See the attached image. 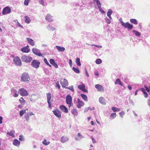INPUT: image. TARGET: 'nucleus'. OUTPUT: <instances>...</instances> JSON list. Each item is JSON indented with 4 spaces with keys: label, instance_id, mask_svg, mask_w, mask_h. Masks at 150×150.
Instances as JSON below:
<instances>
[{
    "label": "nucleus",
    "instance_id": "nucleus-8",
    "mask_svg": "<svg viewBox=\"0 0 150 150\" xmlns=\"http://www.w3.org/2000/svg\"><path fill=\"white\" fill-rule=\"evenodd\" d=\"M122 25L125 28H127L129 29H132L133 28V25L130 24L128 22L125 23L122 21L121 22Z\"/></svg>",
    "mask_w": 150,
    "mask_h": 150
},
{
    "label": "nucleus",
    "instance_id": "nucleus-21",
    "mask_svg": "<svg viewBox=\"0 0 150 150\" xmlns=\"http://www.w3.org/2000/svg\"><path fill=\"white\" fill-rule=\"evenodd\" d=\"M20 143V142L17 139H15L13 142V144L16 146H18Z\"/></svg>",
    "mask_w": 150,
    "mask_h": 150
},
{
    "label": "nucleus",
    "instance_id": "nucleus-34",
    "mask_svg": "<svg viewBox=\"0 0 150 150\" xmlns=\"http://www.w3.org/2000/svg\"><path fill=\"white\" fill-rule=\"evenodd\" d=\"M131 23L136 25L138 24L137 21L136 19H131L130 20Z\"/></svg>",
    "mask_w": 150,
    "mask_h": 150
},
{
    "label": "nucleus",
    "instance_id": "nucleus-31",
    "mask_svg": "<svg viewBox=\"0 0 150 150\" xmlns=\"http://www.w3.org/2000/svg\"><path fill=\"white\" fill-rule=\"evenodd\" d=\"M71 113L74 116H76L78 115V112L76 109H73L71 111Z\"/></svg>",
    "mask_w": 150,
    "mask_h": 150
},
{
    "label": "nucleus",
    "instance_id": "nucleus-25",
    "mask_svg": "<svg viewBox=\"0 0 150 150\" xmlns=\"http://www.w3.org/2000/svg\"><path fill=\"white\" fill-rule=\"evenodd\" d=\"M115 83V84H119L121 86H123V83H122V82L121 81L120 79H117L116 80Z\"/></svg>",
    "mask_w": 150,
    "mask_h": 150
},
{
    "label": "nucleus",
    "instance_id": "nucleus-45",
    "mask_svg": "<svg viewBox=\"0 0 150 150\" xmlns=\"http://www.w3.org/2000/svg\"><path fill=\"white\" fill-rule=\"evenodd\" d=\"M96 2L98 8L101 7V4L99 0H96Z\"/></svg>",
    "mask_w": 150,
    "mask_h": 150
},
{
    "label": "nucleus",
    "instance_id": "nucleus-26",
    "mask_svg": "<svg viewBox=\"0 0 150 150\" xmlns=\"http://www.w3.org/2000/svg\"><path fill=\"white\" fill-rule=\"evenodd\" d=\"M99 101L100 102L103 104H105L106 103L105 100L104 98L103 97H100L99 98Z\"/></svg>",
    "mask_w": 150,
    "mask_h": 150
},
{
    "label": "nucleus",
    "instance_id": "nucleus-37",
    "mask_svg": "<svg viewBox=\"0 0 150 150\" xmlns=\"http://www.w3.org/2000/svg\"><path fill=\"white\" fill-rule=\"evenodd\" d=\"M24 118L28 122L29 121L30 117L29 116L28 113H26L25 114Z\"/></svg>",
    "mask_w": 150,
    "mask_h": 150
},
{
    "label": "nucleus",
    "instance_id": "nucleus-59",
    "mask_svg": "<svg viewBox=\"0 0 150 150\" xmlns=\"http://www.w3.org/2000/svg\"><path fill=\"white\" fill-rule=\"evenodd\" d=\"M39 2L40 4H44V2L42 0H39Z\"/></svg>",
    "mask_w": 150,
    "mask_h": 150
},
{
    "label": "nucleus",
    "instance_id": "nucleus-30",
    "mask_svg": "<svg viewBox=\"0 0 150 150\" xmlns=\"http://www.w3.org/2000/svg\"><path fill=\"white\" fill-rule=\"evenodd\" d=\"M81 96L82 98L85 101H87L88 100L87 96L86 95L83 94H81Z\"/></svg>",
    "mask_w": 150,
    "mask_h": 150
},
{
    "label": "nucleus",
    "instance_id": "nucleus-4",
    "mask_svg": "<svg viewBox=\"0 0 150 150\" xmlns=\"http://www.w3.org/2000/svg\"><path fill=\"white\" fill-rule=\"evenodd\" d=\"M13 62L14 64L20 66L22 65L21 60L20 57L18 56H16L14 57Z\"/></svg>",
    "mask_w": 150,
    "mask_h": 150
},
{
    "label": "nucleus",
    "instance_id": "nucleus-22",
    "mask_svg": "<svg viewBox=\"0 0 150 150\" xmlns=\"http://www.w3.org/2000/svg\"><path fill=\"white\" fill-rule=\"evenodd\" d=\"M45 18L46 20L50 22L52 21H53V19H52V16L51 15H50L49 14H47Z\"/></svg>",
    "mask_w": 150,
    "mask_h": 150
},
{
    "label": "nucleus",
    "instance_id": "nucleus-63",
    "mask_svg": "<svg viewBox=\"0 0 150 150\" xmlns=\"http://www.w3.org/2000/svg\"><path fill=\"white\" fill-rule=\"evenodd\" d=\"M94 46L96 47H100V48L102 47V46H98V45H95Z\"/></svg>",
    "mask_w": 150,
    "mask_h": 150
},
{
    "label": "nucleus",
    "instance_id": "nucleus-23",
    "mask_svg": "<svg viewBox=\"0 0 150 150\" xmlns=\"http://www.w3.org/2000/svg\"><path fill=\"white\" fill-rule=\"evenodd\" d=\"M55 47L60 52H64L65 50V48L64 47H61L58 46H56Z\"/></svg>",
    "mask_w": 150,
    "mask_h": 150
},
{
    "label": "nucleus",
    "instance_id": "nucleus-36",
    "mask_svg": "<svg viewBox=\"0 0 150 150\" xmlns=\"http://www.w3.org/2000/svg\"><path fill=\"white\" fill-rule=\"evenodd\" d=\"M76 63L78 66H81V64L80 62V59L79 58H76Z\"/></svg>",
    "mask_w": 150,
    "mask_h": 150
},
{
    "label": "nucleus",
    "instance_id": "nucleus-56",
    "mask_svg": "<svg viewBox=\"0 0 150 150\" xmlns=\"http://www.w3.org/2000/svg\"><path fill=\"white\" fill-rule=\"evenodd\" d=\"M2 119L3 117H2L0 116V124H1L2 123Z\"/></svg>",
    "mask_w": 150,
    "mask_h": 150
},
{
    "label": "nucleus",
    "instance_id": "nucleus-14",
    "mask_svg": "<svg viewBox=\"0 0 150 150\" xmlns=\"http://www.w3.org/2000/svg\"><path fill=\"white\" fill-rule=\"evenodd\" d=\"M95 87L97 89L98 91H99L103 92L104 91L103 88L101 85L100 84H98L96 85Z\"/></svg>",
    "mask_w": 150,
    "mask_h": 150
},
{
    "label": "nucleus",
    "instance_id": "nucleus-47",
    "mask_svg": "<svg viewBox=\"0 0 150 150\" xmlns=\"http://www.w3.org/2000/svg\"><path fill=\"white\" fill-rule=\"evenodd\" d=\"M29 2V0H25L24 4L25 5L27 6Z\"/></svg>",
    "mask_w": 150,
    "mask_h": 150
},
{
    "label": "nucleus",
    "instance_id": "nucleus-13",
    "mask_svg": "<svg viewBox=\"0 0 150 150\" xmlns=\"http://www.w3.org/2000/svg\"><path fill=\"white\" fill-rule=\"evenodd\" d=\"M78 88L83 91L87 93L88 91L85 88V86L84 84L79 85Z\"/></svg>",
    "mask_w": 150,
    "mask_h": 150
},
{
    "label": "nucleus",
    "instance_id": "nucleus-24",
    "mask_svg": "<svg viewBox=\"0 0 150 150\" xmlns=\"http://www.w3.org/2000/svg\"><path fill=\"white\" fill-rule=\"evenodd\" d=\"M11 91L13 93L14 95L13 96L15 97H17L18 96L19 93H17V91L14 88H12L11 90Z\"/></svg>",
    "mask_w": 150,
    "mask_h": 150
},
{
    "label": "nucleus",
    "instance_id": "nucleus-42",
    "mask_svg": "<svg viewBox=\"0 0 150 150\" xmlns=\"http://www.w3.org/2000/svg\"><path fill=\"white\" fill-rule=\"evenodd\" d=\"M44 61L46 63V64L48 66H49L50 67H52L51 65L49 64L48 62L47 61L46 59V58L44 59Z\"/></svg>",
    "mask_w": 150,
    "mask_h": 150
},
{
    "label": "nucleus",
    "instance_id": "nucleus-32",
    "mask_svg": "<svg viewBox=\"0 0 150 150\" xmlns=\"http://www.w3.org/2000/svg\"><path fill=\"white\" fill-rule=\"evenodd\" d=\"M112 13V10L109 9L107 12V16L110 19H112V18L110 16L111 14Z\"/></svg>",
    "mask_w": 150,
    "mask_h": 150
},
{
    "label": "nucleus",
    "instance_id": "nucleus-57",
    "mask_svg": "<svg viewBox=\"0 0 150 150\" xmlns=\"http://www.w3.org/2000/svg\"><path fill=\"white\" fill-rule=\"evenodd\" d=\"M69 64L71 66L72 65V60L71 59H70L69 60Z\"/></svg>",
    "mask_w": 150,
    "mask_h": 150
},
{
    "label": "nucleus",
    "instance_id": "nucleus-54",
    "mask_svg": "<svg viewBox=\"0 0 150 150\" xmlns=\"http://www.w3.org/2000/svg\"><path fill=\"white\" fill-rule=\"evenodd\" d=\"M143 93L144 95V97L145 98H147L148 97V94L146 92H144Z\"/></svg>",
    "mask_w": 150,
    "mask_h": 150
},
{
    "label": "nucleus",
    "instance_id": "nucleus-17",
    "mask_svg": "<svg viewBox=\"0 0 150 150\" xmlns=\"http://www.w3.org/2000/svg\"><path fill=\"white\" fill-rule=\"evenodd\" d=\"M59 108L63 112L67 113L68 112V111L67 108L64 105H61L59 106Z\"/></svg>",
    "mask_w": 150,
    "mask_h": 150
},
{
    "label": "nucleus",
    "instance_id": "nucleus-2",
    "mask_svg": "<svg viewBox=\"0 0 150 150\" xmlns=\"http://www.w3.org/2000/svg\"><path fill=\"white\" fill-rule=\"evenodd\" d=\"M66 102L67 103L68 105V106L69 108L73 105L72 103V98L70 95L68 94L66 96Z\"/></svg>",
    "mask_w": 150,
    "mask_h": 150
},
{
    "label": "nucleus",
    "instance_id": "nucleus-12",
    "mask_svg": "<svg viewBox=\"0 0 150 150\" xmlns=\"http://www.w3.org/2000/svg\"><path fill=\"white\" fill-rule=\"evenodd\" d=\"M85 105V103L80 100L79 99H77V107L78 108H80L82 106H83Z\"/></svg>",
    "mask_w": 150,
    "mask_h": 150
},
{
    "label": "nucleus",
    "instance_id": "nucleus-29",
    "mask_svg": "<svg viewBox=\"0 0 150 150\" xmlns=\"http://www.w3.org/2000/svg\"><path fill=\"white\" fill-rule=\"evenodd\" d=\"M5 29V27L3 23L0 22V31L1 32H3V30Z\"/></svg>",
    "mask_w": 150,
    "mask_h": 150
},
{
    "label": "nucleus",
    "instance_id": "nucleus-44",
    "mask_svg": "<svg viewBox=\"0 0 150 150\" xmlns=\"http://www.w3.org/2000/svg\"><path fill=\"white\" fill-rule=\"evenodd\" d=\"M116 116V114L115 113H113L111 114L110 115V117L112 118H114Z\"/></svg>",
    "mask_w": 150,
    "mask_h": 150
},
{
    "label": "nucleus",
    "instance_id": "nucleus-41",
    "mask_svg": "<svg viewBox=\"0 0 150 150\" xmlns=\"http://www.w3.org/2000/svg\"><path fill=\"white\" fill-rule=\"evenodd\" d=\"M102 62V61L100 59H98L96 60V63L97 64H100Z\"/></svg>",
    "mask_w": 150,
    "mask_h": 150
},
{
    "label": "nucleus",
    "instance_id": "nucleus-46",
    "mask_svg": "<svg viewBox=\"0 0 150 150\" xmlns=\"http://www.w3.org/2000/svg\"><path fill=\"white\" fill-rule=\"evenodd\" d=\"M133 32L134 33L135 35L137 36H139L140 37V33L138 31H134Z\"/></svg>",
    "mask_w": 150,
    "mask_h": 150
},
{
    "label": "nucleus",
    "instance_id": "nucleus-5",
    "mask_svg": "<svg viewBox=\"0 0 150 150\" xmlns=\"http://www.w3.org/2000/svg\"><path fill=\"white\" fill-rule=\"evenodd\" d=\"M20 95L23 96H27L28 95V93L25 89L24 88H21L19 89Z\"/></svg>",
    "mask_w": 150,
    "mask_h": 150
},
{
    "label": "nucleus",
    "instance_id": "nucleus-40",
    "mask_svg": "<svg viewBox=\"0 0 150 150\" xmlns=\"http://www.w3.org/2000/svg\"><path fill=\"white\" fill-rule=\"evenodd\" d=\"M19 100L21 103L24 104L25 102V100H24L22 97L20 99H19Z\"/></svg>",
    "mask_w": 150,
    "mask_h": 150
},
{
    "label": "nucleus",
    "instance_id": "nucleus-43",
    "mask_svg": "<svg viewBox=\"0 0 150 150\" xmlns=\"http://www.w3.org/2000/svg\"><path fill=\"white\" fill-rule=\"evenodd\" d=\"M72 69L74 72L77 73H79V71L78 69L76 68L73 67L72 68Z\"/></svg>",
    "mask_w": 150,
    "mask_h": 150
},
{
    "label": "nucleus",
    "instance_id": "nucleus-19",
    "mask_svg": "<svg viewBox=\"0 0 150 150\" xmlns=\"http://www.w3.org/2000/svg\"><path fill=\"white\" fill-rule=\"evenodd\" d=\"M27 41L28 43L32 46L35 45V43L33 40L31 38H26Z\"/></svg>",
    "mask_w": 150,
    "mask_h": 150
},
{
    "label": "nucleus",
    "instance_id": "nucleus-61",
    "mask_svg": "<svg viewBox=\"0 0 150 150\" xmlns=\"http://www.w3.org/2000/svg\"><path fill=\"white\" fill-rule=\"evenodd\" d=\"M86 75L88 77H89V75L88 74V73L86 69Z\"/></svg>",
    "mask_w": 150,
    "mask_h": 150
},
{
    "label": "nucleus",
    "instance_id": "nucleus-53",
    "mask_svg": "<svg viewBox=\"0 0 150 150\" xmlns=\"http://www.w3.org/2000/svg\"><path fill=\"white\" fill-rule=\"evenodd\" d=\"M100 11L102 13H105V12L104 11H103V10L102 8L101 7H99L98 8Z\"/></svg>",
    "mask_w": 150,
    "mask_h": 150
},
{
    "label": "nucleus",
    "instance_id": "nucleus-60",
    "mask_svg": "<svg viewBox=\"0 0 150 150\" xmlns=\"http://www.w3.org/2000/svg\"><path fill=\"white\" fill-rule=\"evenodd\" d=\"M29 116H31L32 115H34V114L33 113V112H31L29 113V114H28Z\"/></svg>",
    "mask_w": 150,
    "mask_h": 150
},
{
    "label": "nucleus",
    "instance_id": "nucleus-49",
    "mask_svg": "<svg viewBox=\"0 0 150 150\" xmlns=\"http://www.w3.org/2000/svg\"><path fill=\"white\" fill-rule=\"evenodd\" d=\"M105 20L106 22L108 24H110V20L108 18H105Z\"/></svg>",
    "mask_w": 150,
    "mask_h": 150
},
{
    "label": "nucleus",
    "instance_id": "nucleus-38",
    "mask_svg": "<svg viewBox=\"0 0 150 150\" xmlns=\"http://www.w3.org/2000/svg\"><path fill=\"white\" fill-rule=\"evenodd\" d=\"M43 144L45 145H47L50 143L49 141L47 142L46 139H44L42 142Z\"/></svg>",
    "mask_w": 150,
    "mask_h": 150
},
{
    "label": "nucleus",
    "instance_id": "nucleus-52",
    "mask_svg": "<svg viewBox=\"0 0 150 150\" xmlns=\"http://www.w3.org/2000/svg\"><path fill=\"white\" fill-rule=\"evenodd\" d=\"M67 88L70 90H71L72 91H74L73 86H69V87L68 88Z\"/></svg>",
    "mask_w": 150,
    "mask_h": 150
},
{
    "label": "nucleus",
    "instance_id": "nucleus-51",
    "mask_svg": "<svg viewBox=\"0 0 150 150\" xmlns=\"http://www.w3.org/2000/svg\"><path fill=\"white\" fill-rule=\"evenodd\" d=\"M56 87L58 88L59 89H60V86L59 84V83L58 82H57L56 83Z\"/></svg>",
    "mask_w": 150,
    "mask_h": 150
},
{
    "label": "nucleus",
    "instance_id": "nucleus-28",
    "mask_svg": "<svg viewBox=\"0 0 150 150\" xmlns=\"http://www.w3.org/2000/svg\"><path fill=\"white\" fill-rule=\"evenodd\" d=\"M83 137V136L80 133H78L75 137V139L76 140H79Z\"/></svg>",
    "mask_w": 150,
    "mask_h": 150
},
{
    "label": "nucleus",
    "instance_id": "nucleus-58",
    "mask_svg": "<svg viewBox=\"0 0 150 150\" xmlns=\"http://www.w3.org/2000/svg\"><path fill=\"white\" fill-rule=\"evenodd\" d=\"M128 88L130 90H131L132 89V87L131 86L128 85Z\"/></svg>",
    "mask_w": 150,
    "mask_h": 150
},
{
    "label": "nucleus",
    "instance_id": "nucleus-39",
    "mask_svg": "<svg viewBox=\"0 0 150 150\" xmlns=\"http://www.w3.org/2000/svg\"><path fill=\"white\" fill-rule=\"evenodd\" d=\"M26 110H23L20 112V115L21 117H22L26 112Z\"/></svg>",
    "mask_w": 150,
    "mask_h": 150
},
{
    "label": "nucleus",
    "instance_id": "nucleus-33",
    "mask_svg": "<svg viewBox=\"0 0 150 150\" xmlns=\"http://www.w3.org/2000/svg\"><path fill=\"white\" fill-rule=\"evenodd\" d=\"M14 133H15L14 131L13 130H12L10 132H7V134H8L10 136H11L12 137H14Z\"/></svg>",
    "mask_w": 150,
    "mask_h": 150
},
{
    "label": "nucleus",
    "instance_id": "nucleus-9",
    "mask_svg": "<svg viewBox=\"0 0 150 150\" xmlns=\"http://www.w3.org/2000/svg\"><path fill=\"white\" fill-rule=\"evenodd\" d=\"M46 96L47 97V102L48 104V106L50 108H52V106L50 102V100L51 98V94L50 93H47Z\"/></svg>",
    "mask_w": 150,
    "mask_h": 150
},
{
    "label": "nucleus",
    "instance_id": "nucleus-27",
    "mask_svg": "<svg viewBox=\"0 0 150 150\" xmlns=\"http://www.w3.org/2000/svg\"><path fill=\"white\" fill-rule=\"evenodd\" d=\"M24 21L26 23H30L31 20L28 16H25Z\"/></svg>",
    "mask_w": 150,
    "mask_h": 150
},
{
    "label": "nucleus",
    "instance_id": "nucleus-6",
    "mask_svg": "<svg viewBox=\"0 0 150 150\" xmlns=\"http://www.w3.org/2000/svg\"><path fill=\"white\" fill-rule=\"evenodd\" d=\"M40 64V62L38 60H34L32 62L31 65L33 67L37 69L39 67Z\"/></svg>",
    "mask_w": 150,
    "mask_h": 150
},
{
    "label": "nucleus",
    "instance_id": "nucleus-7",
    "mask_svg": "<svg viewBox=\"0 0 150 150\" xmlns=\"http://www.w3.org/2000/svg\"><path fill=\"white\" fill-rule=\"evenodd\" d=\"M11 12V8L8 6H6L3 9L2 13L3 15H5L10 13Z\"/></svg>",
    "mask_w": 150,
    "mask_h": 150
},
{
    "label": "nucleus",
    "instance_id": "nucleus-50",
    "mask_svg": "<svg viewBox=\"0 0 150 150\" xmlns=\"http://www.w3.org/2000/svg\"><path fill=\"white\" fill-rule=\"evenodd\" d=\"M94 108H93V110L91 109L90 108V107H88V108H87L85 110L84 112H87L89 110H94Z\"/></svg>",
    "mask_w": 150,
    "mask_h": 150
},
{
    "label": "nucleus",
    "instance_id": "nucleus-64",
    "mask_svg": "<svg viewBox=\"0 0 150 150\" xmlns=\"http://www.w3.org/2000/svg\"><path fill=\"white\" fill-rule=\"evenodd\" d=\"M18 107L20 108H21L22 107V106L21 105H19L18 106Z\"/></svg>",
    "mask_w": 150,
    "mask_h": 150
},
{
    "label": "nucleus",
    "instance_id": "nucleus-55",
    "mask_svg": "<svg viewBox=\"0 0 150 150\" xmlns=\"http://www.w3.org/2000/svg\"><path fill=\"white\" fill-rule=\"evenodd\" d=\"M19 140L20 141H22L23 140V137L22 135H20L19 136Z\"/></svg>",
    "mask_w": 150,
    "mask_h": 150
},
{
    "label": "nucleus",
    "instance_id": "nucleus-16",
    "mask_svg": "<svg viewBox=\"0 0 150 150\" xmlns=\"http://www.w3.org/2000/svg\"><path fill=\"white\" fill-rule=\"evenodd\" d=\"M61 83L62 86L64 88L67 86L68 85V83L67 80L65 79H64V80L62 81H61Z\"/></svg>",
    "mask_w": 150,
    "mask_h": 150
},
{
    "label": "nucleus",
    "instance_id": "nucleus-3",
    "mask_svg": "<svg viewBox=\"0 0 150 150\" xmlns=\"http://www.w3.org/2000/svg\"><path fill=\"white\" fill-rule=\"evenodd\" d=\"M21 59L23 62L26 63H29L32 60L33 58L30 56L23 55L22 56Z\"/></svg>",
    "mask_w": 150,
    "mask_h": 150
},
{
    "label": "nucleus",
    "instance_id": "nucleus-48",
    "mask_svg": "<svg viewBox=\"0 0 150 150\" xmlns=\"http://www.w3.org/2000/svg\"><path fill=\"white\" fill-rule=\"evenodd\" d=\"M125 112L124 111H122L121 112H120L119 114L120 115L121 117H122L123 116L125 115Z\"/></svg>",
    "mask_w": 150,
    "mask_h": 150
},
{
    "label": "nucleus",
    "instance_id": "nucleus-10",
    "mask_svg": "<svg viewBox=\"0 0 150 150\" xmlns=\"http://www.w3.org/2000/svg\"><path fill=\"white\" fill-rule=\"evenodd\" d=\"M52 112L54 115L59 118L61 117V112L57 109L53 110Z\"/></svg>",
    "mask_w": 150,
    "mask_h": 150
},
{
    "label": "nucleus",
    "instance_id": "nucleus-18",
    "mask_svg": "<svg viewBox=\"0 0 150 150\" xmlns=\"http://www.w3.org/2000/svg\"><path fill=\"white\" fill-rule=\"evenodd\" d=\"M50 63L54 66L55 68H57L58 67L57 65L55 63V61L53 59H51L50 60Z\"/></svg>",
    "mask_w": 150,
    "mask_h": 150
},
{
    "label": "nucleus",
    "instance_id": "nucleus-11",
    "mask_svg": "<svg viewBox=\"0 0 150 150\" xmlns=\"http://www.w3.org/2000/svg\"><path fill=\"white\" fill-rule=\"evenodd\" d=\"M32 51L33 52L37 55L40 57L42 56V54L40 53V50L36 48H33Z\"/></svg>",
    "mask_w": 150,
    "mask_h": 150
},
{
    "label": "nucleus",
    "instance_id": "nucleus-20",
    "mask_svg": "<svg viewBox=\"0 0 150 150\" xmlns=\"http://www.w3.org/2000/svg\"><path fill=\"white\" fill-rule=\"evenodd\" d=\"M68 140L69 139L68 137L64 136H63L61 138V142L62 143H64L67 142Z\"/></svg>",
    "mask_w": 150,
    "mask_h": 150
},
{
    "label": "nucleus",
    "instance_id": "nucleus-15",
    "mask_svg": "<svg viewBox=\"0 0 150 150\" xmlns=\"http://www.w3.org/2000/svg\"><path fill=\"white\" fill-rule=\"evenodd\" d=\"M21 50L22 52L24 53H28L30 51V50L28 45L22 48Z\"/></svg>",
    "mask_w": 150,
    "mask_h": 150
},
{
    "label": "nucleus",
    "instance_id": "nucleus-35",
    "mask_svg": "<svg viewBox=\"0 0 150 150\" xmlns=\"http://www.w3.org/2000/svg\"><path fill=\"white\" fill-rule=\"evenodd\" d=\"M112 110L114 112H118L120 111V109L114 107H113L112 108Z\"/></svg>",
    "mask_w": 150,
    "mask_h": 150
},
{
    "label": "nucleus",
    "instance_id": "nucleus-62",
    "mask_svg": "<svg viewBox=\"0 0 150 150\" xmlns=\"http://www.w3.org/2000/svg\"><path fill=\"white\" fill-rule=\"evenodd\" d=\"M140 90L142 91V92H143L144 93V92H145V90L144 89V88H141L140 89Z\"/></svg>",
    "mask_w": 150,
    "mask_h": 150
},
{
    "label": "nucleus",
    "instance_id": "nucleus-1",
    "mask_svg": "<svg viewBox=\"0 0 150 150\" xmlns=\"http://www.w3.org/2000/svg\"><path fill=\"white\" fill-rule=\"evenodd\" d=\"M21 79L23 82L29 81L30 79L28 74L25 72L22 74L21 77Z\"/></svg>",
    "mask_w": 150,
    "mask_h": 150
}]
</instances>
